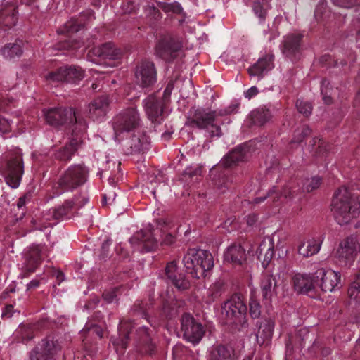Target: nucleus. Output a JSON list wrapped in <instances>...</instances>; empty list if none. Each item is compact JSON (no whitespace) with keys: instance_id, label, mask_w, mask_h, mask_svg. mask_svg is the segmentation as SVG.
Instances as JSON below:
<instances>
[{"instance_id":"0eeeda50","label":"nucleus","mask_w":360,"mask_h":360,"mask_svg":"<svg viewBox=\"0 0 360 360\" xmlns=\"http://www.w3.org/2000/svg\"><path fill=\"white\" fill-rule=\"evenodd\" d=\"M0 172L5 176L9 186L16 188L20 186L24 174V162L20 149L10 150L0 157Z\"/></svg>"},{"instance_id":"49530a36","label":"nucleus","mask_w":360,"mask_h":360,"mask_svg":"<svg viewBox=\"0 0 360 360\" xmlns=\"http://www.w3.org/2000/svg\"><path fill=\"white\" fill-rule=\"evenodd\" d=\"M202 170L200 167H188L182 174L181 180L188 185L197 182L200 180Z\"/></svg>"},{"instance_id":"6e6d98bb","label":"nucleus","mask_w":360,"mask_h":360,"mask_svg":"<svg viewBox=\"0 0 360 360\" xmlns=\"http://www.w3.org/2000/svg\"><path fill=\"white\" fill-rule=\"evenodd\" d=\"M179 307L174 302H165L163 304L162 314L166 319H172L178 314Z\"/></svg>"},{"instance_id":"e2e57ef3","label":"nucleus","mask_w":360,"mask_h":360,"mask_svg":"<svg viewBox=\"0 0 360 360\" xmlns=\"http://www.w3.org/2000/svg\"><path fill=\"white\" fill-rule=\"evenodd\" d=\"M297 110L300 113L303 114L305 117H309L312 110V106L310 103L297 100L296 103Z\"/></svg>"},{"instance_id":"473e14b6","label":"nucleus","mask_w":360,"mask_h":360,"mask_svg":"<svg viewBox=\"0 0 360 360\" xmlns=\"http://www.w3.org/2000/svg\"><path fill=\"white\" fill-rule=\"evenodd\" d=\"M109 105L108 96L94 99L88 106V116L94 121H101L107 113Z\"/></svg>"},{"instance_id":"c85d7f7f","label":"nucleus","mask_w":360,"mask_h":360,"mask_svg":"<svg viewBox=\"0 0 360 360\" xmlns=\"http://www.w3.org/2000/svg\"><path fill=\"white\" fill-rule=\"evenodd\" d=\"M143 108L148 119L152 122L160 124L163 112L162 101L154 94L149 95L143 101Z\"/></svg>"},{"instance_id":"37998d69","label":"nucleus","mask_w":360,"mask_h":360,"mask_svg":"<svg viewBox=\"0 0 360 360\" xmlns=\"http://www.w3.org/2000/svg\"><path fill=\"white\" fill-rule=\"evenodd\" d=\"M339 88H333L330 85V81L325 78L321 82V93L323 96V100L327 105L332 103L333 98L338 93Z\"/></svg>"},{"instance_id":"ea45409f","label":"nucleus","mask_w":360,"mask_h":360,"mask_svg":"<svg viewBox=\"0 0 360 360\" xmlns=\"http://www.w3.org/2000/svg\"><path fill=\"white\" fill-rule=\"evenodd\" d=\"M349 297V304L353 307L360 306V270L351 283L347 291Z\"/></svg>"},{"instance_id":"7ed1b4c3","label":"nucleus","mask_w":360,"mask_h":360,"mask_svg":"<svg viewBox=\"0 0 360 360\" xmlns=\"http://www.w3.org/2000/svg\"><path fill=\"white\" fill-rule=\"evenodd\" d=\"M221 319L233 332L248 327V307L240 293H234L221 304Z\"/></svg>"},{"instance_id":"a19ab883","label":"nucleus","mask_w":360,"mask_h":360,"mask_svg":"<svg viewBox=\"0 0 360 360\" xmlns=\"http://www.w3.org/2000/svg\"><path fill=\"white\" fill-rule=\"evenodd\" d=\"M321 242L314 238L301 243L298 247V253L303 257L312 256L320 250Z\"/></svg>"},{"instance_id":"393cba45","label":"nucleus","mask_w":360,"mask_h":360,"mask_svg":"<svg viewBox=\"0 0 360 360\" xmlns=\"http://www.w3.org/2000/svg\"><path fill=\"white\" fill-rule=\"evenodd\" d=\"M94 53L104 60H108V65L115 66L123 56L121 49L113 43L108 42L94 49Z\"/></svg>"},{"instance_id":"a878e982","label":"nucleus","mask_w":360,"mask_h":360,"mask_svg":"<svg viewBox=\"0 0 360 360\" xmlns=\"http://www.w3.org/2000/svg\"><path fill=\"white\" fill-rule=\"evenodd\" d=\"M259 287L264 303H271L273 297L277 295L278 285L276 277L269 272L263 273L261 276Z\"/></svg>"},{"instance_id":"39448f33","label":"nucleus","mask_w":360,"mask_h":360,"mask_svg":"<svg viewBox=\"0 0 360 360\" xmlns=\"http://www.w3.org/2000/svg\"><path fill=\"white\" fill-rule=\"evenodd\" d=\"M332 211L340 225L348 224L359 214V202L346 187L339 188L332 200Z\"/></svg>"},{"instance_id":"20e7f679","label":"nucleus","mask_w":360,"mask_h":360,"mask_svg":"<svg viewBox=\"0 0 360 360\" xmlns=\"http://www.w3.org/2000/svg\"><path fill=\"white\" fill-rule=\"evenodd\" d=\"M322 182L321 178L314 176L305 180L292 179L288 184L280 191L276 186H274L267 194V196L256 198L255 202L256 204L264 201L267 198H270L276 205L282 203L288 198H292L297 195L300 192H311L319 187Z\"/></svg>"},{"instance_id":"c9c22d12","label":"nucleus","mask_w":360,"mask_h":360,"mask_svg":"<svg viewBox=\"0 0 360 360\" xmlns=\"http://www.w3.org/2000/svg\"><path fill=\"white\" fill-rule=\"evenodd\" d=\"M273 55H266L259 58L257 63L248 68V72L250 76L263 77L274 68Z\"/></svg>"},{"instance_id":"2eb2a0df","label":"nucleus","mask_w":360,"mask_h":360,"mask_svg":"<svg viewBox=\"0 0 360 360\" xmlns=\"http://www.w3.org/2000/svg\"><path fill=\"white\" fill-rule=\"evenodd\" d=\"M84 71L79 66L65 65L49 72L44 75L49 84H56L60 82L75 83L83 79Z\"/></svg>"},{"instance_id":"c03bdc74","label":"nucleus","mask_w":360,"mask_h":360,"mask_svg":"<svg viewBox=\"0 0 360 360\" xmlns=\"http://www.w3.org/2000/svg\"><path fill=\"white\" fill-rule=\"evenodd\" d=\"M271 117L269 109L260 108L252 111L250 118L252 123L257 125H263L267 122Z\"/></svg>"},{"instance_id":"c756f323","label":"nucleus","mask_w":360,"mask_h":360,"mask_svg":"<svg viewBox=\"0 0 360 360\" xmlns=\"http://www.w3.org/2000/svg\"><path fill=\"white\" fill-rule=\"evenodd\" d=\"M275 323L269 318L262 319L257 321L256 327L257 330L256 333V339L259 345H268L273 336Z\"/></svg>"},{"instance_id":"f3484780","label":"nucleus","mask_w":360,"mask_h":360,"mask_svg":"<svg viewBox=\"0 0 360 360\" xmlns=\"http://www.w3.org/2000/svg\"><path fill=\"white\" fill-rule=\"evenodd\" d=\"M134 349L139 355L151 356L156 349L151 338V330L146 326L139 327L133 335Z\"/></svg>"},{"instance_id":"603ef678","label":"nucleus","mask_w":360,"mask_h":360,"mask_svg":"<svg viewBox=\"0 0 360 360\" xmlns=\"http://www.w3.org/2000/svg\"><path fill=\"white\" fill-rule=\"evenodd\" d=\"M150 305L148 302H143L142 301L136 302L133 307V314L141 316L143 319H146L152 326L153 324L149 320L148 311L150 309Z\"/></svg>"},{"instance_id":"ddd939ff","label":"nucleus","mask_w":360,"mask_h":360,"mask_svg":"<svg viewBox=\"0 0 360 360\" xmlns=\"http://www.w3.org/2000/svg\"><path fill=\"white\" fill-rule=\"evenodd\" d=\"M62 346L55 335H49L42 339L30 352V360H56Z\"/></svg>"},{"instance_id":"13d9d810","label":"nucleus","mask_w":360,"mask_h":360,"mask_svg":"<svg viewBox=\"0 0 360 360\" xmlns=\"http://www.w3.org/2000/svg\"><path fill=\"white\" fill-rule=\"evenodd\" d=\"M158 5L165 13L171 12L172 13L180 14L183 11L181 4L176 1L170 4L158 2Z\"/></svg>"},{"instance_id":"bb28decb","label":"nucleus","mask_w":360,"mask_h":360,"mask_svg":"<svg viewBox=\"0 0 360 360\" xmlns=\"http://www.w3.org/2000/svg\"><path fill=\"white\" fill-rule=\"evenodd\" d=\"M165 275L172 285L179 290H185L190 287V282L184 274L177 271V262L172 261L165 268Z\"/></svg>"},{"instance_id":"a18cd8bd","label":"nucleus","mask_w":360,"mask_h":360,"mask_svg":"<svg viewBox=\"0 0 360 360\" xmlns=\"http://www.w3.org/2000/svg\"><path fill=\"white\" fill-rule=\"evenodd\" d=\"M312 146L316 155L323 157L327 156L333 148V146L326 142L323 139L314 137L312 140Z\"/></svg>"},{"instance_id":"e433bc0d","label":"nucleus","mask_w":360,"mask_h":360,"mask_svg":"<svg viewBox=\"0 0 360 360\" xmlns=\"http://www.w3.org/2000/svg\"><path fill=\"white\" fill-rule=\"evenodd\" d=\"M134 328V323L130 319H122L119 325V338L114 342L115 345L121 346L122 349H126L130 340V333L132 328Z\"/></svg>"},{"instance_id":"774afa93","label":"nucleus","mask_w":360,"mask_h":360,"mask_svg":"<svg viewBox=\"0 0 360 360\" xmlns=\"http://www.w3.org/2000/svg\"><path fill=\"white\" fill-rule=\"evenodd\" d=\"M120 290L119 287L114 288L110 290H105L103 293V297L105 300L108 302L110 303L114 301V300L117 297V292Z\"/></svg>"},{"instance_id":"4be33fe9","label":"nucleus","mask_w":360,"mask_h":360,"mask_svg":"<svg viewBox=\"0 0 360 360\" xmlns=\"http://www.w3.org/2000/svg\"><path fill=\"white\" fill-rule=\"evenodd\" d=\"M316 288L323 292H332L340 281V274L332 269H319L316 271Z\"/></svg>"},{"instance_id":"9b49d317","label":"nucleus","mask_w":360,"mask_h":360,"mask_svg":"<svg viewBox=\"0 0 360 360\" xmlns=\"http://www.w3.org/2000/svg\"><path fill=\"white\" fill-rule=\"evenodd\" d=\"M217 117H219L217 110L197 108L191 111L188 122L192 127L200 129H210L211 136L219 137L221 136V127L214 123Z\"/></svg>"},{"instance_id":"4468645a","label":"nucleus","mask_w":360,"mask_h":360,"mask_svg":"<svg viewBox=\"0 0 360 360\" xmlns=\"http://www.w3.org/2000/svg\"><path fill=\"white\" fill-rule=\"evenodd\" d=\"M183 41L178 37L167 36L161 38L155 46V53L158 57L171 63L182 52Z\"/></svg>"},{"instance_id":"5701e85b","label":"nucleus","mask_w":360,"mask_h":360,"mask_svg":"<svg viewBox=\"0 0 360 360\" xmlns=\"http://www.w3.org/2000/svg\"><path fill=\"white\" fill-rule=\"evenodd\" d=\"M302 34H290L285 36L281 46L282 53L290 60H296L302 50Z\"/></svg>"},{"instance_id":"6e6552de","label":"nucleus","mask_w":360,"mask_h":360,"mask_svg":"<svg viewBox=\"0 0 360 360\" xmlns=\"http://www.w3.org/2000/svg\"><path fill=\"white\" fill-rule=\"evenodd\" d=\"M186 271L193 278L207 277L209 271L214 266L212 255L202 249L190 248L183 258Z\"/></svg>"},{"instance_id":"aec40b11","label":"nucleus","mask_w":360,"mask_h":360,"mask_svg":"<svg viewBox=\"0 0 360 360\" xmlns=\"http://www.w3.org/2000/svg\"><path fill=\"white\" fill-rule=\"evenodd\" d=\"M358 245L357 240L354 236L347 237L340 243L335 252V257L340 265L347 266L352 264Z\"/></svg>"},{"instance_id":"412c9836","label":"nucleus","mask_w":360,"mask_h":360,"mask_svg":"<svg viewBox=\"0 0 360 360\" xmlns=\"http://www.w3.org/2000/svg\"><path fill=\"white\" fill-rule=\"evenodd\" d=\"M84 134L79 133L77 131V129L72 128L70 143L54 151L52 155H54L55 159L60 162H67L70 161L77 151L78 146L82 143Z\"/></svg>"},{"instance_id":"de8ad7c7","label":"nucleus","mask_w":360,"mask_h":360,"mask_svg":"<svg viewBox=\"0 0 360 360\" xmlns=\"http://www.w3.org/2000/svg\"><path fill=\"white\" fill-rule=\"evenodd\" d=\"M330 16V11L327 8L326 0H320L314 11V18L317 22L326 24Z\"/></svg>"},{"instance_id":"7c9ffc66","label":"nucleus","mask_w":360,"mask_h":360,"mask_svg":"<svg viewBox=\"0 0 360 360\" xmlns=\"http://www.w3.org/2000/svg\"><path fill=\"white\" fill-rule=\"evenodd\" d=\"M316 272L310 276L307 274H296L292 278L293 286L295 290L300 293H307L312 292L316 289Z\"/></svg>"},{"instance_id":"9d476101","label":"nucleus","mask_w":360,"mask_h":360,"mask_svg":"<svg viewBox=\"0 0 360 360\" xmlns=\"http://www.w3.org/2000/svg\"><path fill=\"white\" fill-rule=\"evenodd\" d=\"M141 118L137 110L134 108H129L119 113L113 120V129L115 139L120 141V136L127 133L139 131L141 126Z\"/></svg>"},{"instance_id":"338daca9","label":"nucleus","mask_w":360,"mask_h":360,"mask_svg":"<svg viewBox=\"0 0 360 360\" xmlns=\"http://www.w3.org/2000/svg\"><path fill=\"white\" fill-rule=\"evenodd\" d=\"M15 313H20V311L14 309L13 304H6L1 314V318L3 319L11 318Z\"/></svg>"},{"instance_id":"423d86ee","label":"nucleus","mask_w":360,"mask_h":360,"mask_svg":"<svg viewBox=\"0 0 360 360\" xmlns=\"http://www.w3.org/2000/svg\"><path fill=\"white\" fill-rule=\"evenodd\" d=\"M89 174L88 168L83 164L69 166L53 184V196H59L65 192H72L83 186L88 180Z\"/></svg>"},{"instance_id":"6ab92c4d","label":"nucleus","mask_w":360,"mask_h":360,"mask_svg":"<svg viewBox=\"0 0 360 360\" xmlns=\"http://www.w3.org/2000/svg\"><path fill=\"white\" fill-rule=\"evenodd\" d=\"M160 231L157 228L149 230H141L134 235L129 240L131 244L142 252H151L158 247V240L155 236Z\"/></svg>"},{"instance_id":"f704fd0d","label":"nucleus","mask_w":360,"mask_h":360,"mask_svg":"<svg viewBox=\"0 0 360 360\" xmlns=\"http://www.w3.org/2000/svg\"><path fill=\"white\" fill-rule=\"evenodd\" d=\"M94 12L90 10L82 13L79 18H72L65 24L63 29H61L58 32L63 34L77 32L84 27L86 20H90L91 19L94 18Z\"/></svg>"},{"instance_id":"f257e3e1","label":"nucleus","mask_w":360,"mask_h":360,"mask_svg":"<svg viewBox=\"0 0 360 360\" xmlns=\"http://www.w3.org/2000/svg\"><path fill=\"white\" fill-rule=\"evenodd\" d=\"M250 147L248 143L238 146L230 151L221 163L210 169V176L213 184L221 193H224L225 188H229L233 183L231 168L238 165L240 162L245 161L248 158Z\"/></svg>"},{"instance_id":"09e8293b","label":"nucleus","mask_w":360,"mask_h":360,"mask_svg":"<svg viewBox=\"0 0 360 360\" xmlns=\"http://www.w3.org/2000/svg\"><path fill=\"white\" fill-rule=\"evenodd\" d=\"M35 326L32 324H22L19 326L17 333L22 342L25 343L32 340L35 336Z\"/></svg>"},{"instance_id":"3c124183","label":"nucleus","mask_w":360,"mask_h":360,"mask_svg":"<svg viewBox=\"0 0 360 360\" xmlns=\"http://www.w3.org/2000/svg\"><path fill=\"white\" fill-rule=\"evenodd\" d=\"M26 196L18 198L16 205H13L14 217L16 222H19L24 218L26 213Z\"/></svg>"},{"instance_id":"864d4df0","label":"nucleus","mask_w":360,"mask_h":360,"mask_svg":"<svg viewBox=\"0 0 360 360\" xmlns=\"http://www.w3.org/2000/svg\"><path fill=\"white\" fill-rule=\"evenodd\" d=\"M311 132V129L307 125H302L294 132L291 143H300L302 142Z\"/></svg>"},{"instance_id":"f8f14e48","label":"nucleus","mask_w":360,"mask_h":360,"mask_svg":"<svg viewBox=\"0 0 360 360\" xmlns=\"http://www.w3.org/2000/svg\"><path fill=\"white\" fill-rule=\"evenodd\" d=\"M134 75L135 84L142 89L150 91L157 82L155 65L148 59H143L136 63Z\"/></svg>"},{"instance_id":"4c0bfd02","label":"nucleus","mask_w":360,"mask_h":360,"mask_svg":"<svg viewBox=\"0 0 360 360\" xmlns=\"http://www.w3.org/2000/svg\"><path fill=\"white\" fill-rule=\"evenodd\" d=\"M235 351L228 345L219 344L212 347L210 360H234Z\"/></svg>"},{"instance_id":"1a4fd4ad","label":"nucleus","mask_w":360,"mask_h":360,"mask_svg":"<svg viewBox=\"0 0 360 360\" xmlns=\"http://www.w3.org/2000/svg\"><path fill=\"white\" fill-rule=\"evenodd\" d=\"M45 120L52 126H59L64 124L69 125L70 130L77 129L79 133H85L87 129L86 120L82 117L78 111L72 108H52L44 111Z\"/></svg>"},{"instance_id":"cd10ccee","label":"nucleus","mask_w":360,"mask_h":360,"mask_svg":"<svg viewBox=\"0 0 360 360\" xmlns=\"http://www.w3.org/2000/svg\"><path fill=\"white\" fill-rule=\"evenodd\" d=\"M17 6L10 2L0 5V30L6 31L15 25L18 20Z\"/></svg>"},{"instance_id":"79ce46f5","label":"nucleus","mask_w":360,"mask_h":360,"mask_svg":"<svg viewBox=\"0 0 360 360\" xmlns=\"http://www.w3.org/2000/svg\"><path fill=\"white\" fill-rule=\"evenodd\" d=\"M22 40L16 39L14 43L7 44L2 49V54L6 58H19L22 53Z\"/></svg>"},{"instance_id":"69168bd1","label":"nucleus","mask_w":360,"mask_h":360,"mask_svg":"<svg viewBox=\"0 0 360 360\" xmlns=\"http://www.w3.org/2000/svg\"><path fill=\"white\" fill-rule=\"evenodd\" d=\"M138 6V0H124L122 3V9L125 13L135 12Z\"/></svg>"},{"instance_id":"dca6fc26","label":"nucleus","mask_w":360,"mask_h":360,"mask_svg":"<svg viewBox=\"0 0 360 360\" xmlns=\"http://www.w3.org/2000/svg\"><path fill=\"white\" fill-rule=\"evenodd\" d=\"M180 332L185 340L197 345L202 339L205 329L191 314L184 313L181 318Z\"/></svg>"},{"instance_id":"72a5a7b5","label":"nucleus","mask_w":360,"mask_h":360,"mask_svg":"<svg viewBox=\"0 0 360 360\" xmlns=\"http://www.w3.org/2000/svg\"><path fill=\"white\" fill-rule=\"evenodd\" d=\"M224 261L233 266H242L246 261L245 250L240 245L233 243L227 248L224 254Z\"/></svg>"},{"instance_id":"bf43d9fd","label":"nucleus","mask_w":360,"mask_h":360,"mask_svg":"<svg viewBox=\"0 0 360 360\" xmlns=\"http://www.w3.org/2000/svg\"><path fill=\"white\" fill-rule=\"evenodd\" d=\"M80 42L75 39H65L56 45L58 50H76L80 47Z\"/></svg>"},{"instance_id":"4d7b16f0","label":"nucleus","mask_w":360,"mask_h":360,"mask_svg":"<svg viewBox=\"0 0 360 360\" xmlns=\"http://www.w3.org/2000/svg\"><path fill=\"white\" fill-rule=\"evenodd\" d=\"M146 18L149 19L150 25H153L156 21L162 18V14L154 5H148L144 10Z\"/></svg>"},{"instance_id":"f03ea898","label":"nucleus","mask_w":360,"mask_h":360,"mask_svg":"<svg viewBox=\"0 0 360 360\" xmlns=\"http://www.w3.org/2000/svg\"><path fill=\"white\" fill-rule=\"evenodd\" d=\"M88 202L87 197L75 195L72 198L65 200L62 205L49 209L44 213L39 222L34 219L31 222L35 229L44 231L47 227L56 225L58 221L72 218Z\"/></svg>"},{"instance_id":"5fc2aeb1","label":"nucleus","mask_w":360,"mask_h":360,"mask_svg":"<svg viewBox=\"0 0 360 360\" xmlns=\"http://www.w3.org/2000/svg\"><path fill=\"white\" fill-rule=\"evenodd\" d=\"M261 308L259 301L253 295H251L249 300V314L253 319H258L261 314Z\"/></svg>"},{"instance_id":"052dcab7","label":"nucleus","mask_w":360,"mask_h":360,"mask_svg":"<svg viewBox=\"0 0 360 360\" xmlns=\"http://www.w3.org/2000/svg\"><path fill=\"white\" fill-rule=\"evenodd\" d=\"M320 63L322 65L330 67L332 64H333L334 67H338L339 65H341L342 68L347 66V63L345 60H341L338 61V60H333L332 56L329 54L323 55L320 59Z\"/></svg>"},{"instance_id":"a211bd4d","label":"nucleus","mask_w":360,"mask_h":360,"mask_svg":"<svg viewBox=\"0 0 360 360\" xmlns=\"http://www.w3.org/2000/svg\"><path fill=\"white\" fill-rule=\"evenodd\" d=\"M103 328L95 323H87L81 331L82 345L86 354L82 360H89L86 356L93 357L96 354L98 348L93 342V338H101L103 337Z\"/></svg>"},{"instance_id":"680f3d73","label":"nucleus","mask_w":360,"mask_h":360,"mask_svg":"<svg viewBox=\"0 0 360 360\" xmlns=\"http://www.w3.org/2000/svg\"><path fill=\"white\" fill-rule=\"evenodd\" d=\"M332 1L334 5L346 8L357 6L358 8L355 11H360V0H332Z\"/></svg>"},{"instance_id":"2f4dec72","label":"nucleus","mask_w":360,"mask_h":360,"mask_svg":"<svg viewBox=\"0 0 360 360\" xmlns=\"http://www.w3.org/2000/svg\"><path fill=\"white\" fill-rule=\"evenodd\" d=\"M41 250L40 245H33L27 254L26 262L23 267V276L28 277L33 274L41 262Z\"/></svg>"},{"instance_id":"58836bf2","label":"nucleus","mask_w":360,"mask_h":360,"mask_svg":"<svg viewBox=\"0 0 360 360\" xmlns=\"http://www.w3.org/2000/svg\"><path fill=\"white\" fill-rule=\"evenodd\" d=\"M258 259L262 262V266L266 269L271 262L274 255V243L271 240H263L257 251Z\"/></svg>"},{"instance_id":"0e129e2a","label":"nucleus","mask_w":360,"mask_h":360,"mask_svg":"<svg viewBox=\"0 0 360 360\" xmlns=\"http://www.w3.org/2000/svg\"><path fill=\"white\" fill-rule=\"evenodd\" d=\"M239 103L237 102L232 103L229 107L224 109L217 110L218 116H224L227 115L234 114L238 112Z\"/></svg>"},{"instance_id":"8fccbe9b","label":"nucleus","mask_w":360,"mask_h":360,"mask_svg":"<svg viewBox=\"0 0 360 360\" xmlns=\"http://www.w3.org/2000/svg\"><path fill=\"white\" fill-rule=\"evenodd\" d=\"M269 8V0H253L252 9L262 20L265 19L266 12Z\"/></svg>"},{"instance_id":"b1692460","label":"nucleus","mask_w":360,"mask_h":360,"mask_svg":"<svg viewBox=\"0 0 360 360\" xmlns=\"http://www.w3.org/2000/svg\"><path fill=\"white\" fill-rule=\"evenodd\" d=\"M129 138L127 139L124 143V150L127 155L133 153H145L148 149V137L145 134L141 133L140 131L136 132H131L128 134Z\"/></svg>"}]
</instances>
